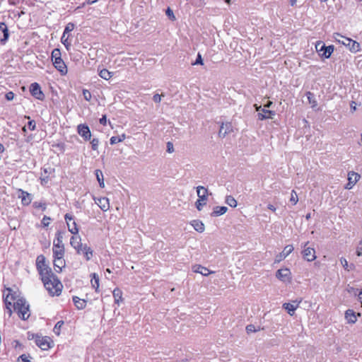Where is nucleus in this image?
I'll use <instances>...</instances> for the list:
<instances>
[{"label": "nucleus", "instance_id": "1", "mask_svg": "<svg viewBox=\"0 0 362 362\" xmlns=\"http://www.w3.org/2000/svg\"><path fill=\"white\" fill-rule=\"evenodd\" d=\"M71 245L76 250L78 254H83L87 260L90 259L93 251L86 245H83L81 238L78 235H74L70 240Z\"/></svg>", "mask_w": 362, "mask_h": 362}, {"label": "nucleus", "instance_id": "2", "mask_svg": "<svg viewBox=\"0 0 362 362\" xmlns=\"http://www.w3.org/2000/svg\"><path fill=\"white\" fill-rule=\"evenodd\" d=\"M52 62L55 69L62 76H65L67 74V66L64 62L62 59L61 51L58 48H55L52 50L51 54Z\"/></svg>", "mask_w": 362, "mask_h": 362}, {"label": "nucleus", "instance_id": "3", "mask_svg": "<svg viewBox=\"0 0 362 362\" xmlns=\"http://www.w3.org/2000/svg\"><path fill=\"white\" fill-rule=\"evenodd\" d=\"M42 282L45 288L52 296H59L61 293L62 284L55 275Z\"/></svg>", "mask_w": 362, "mask_h": 362}, {"label": "nucleus", "instance_id": "4", "mask_svg": "<svg viewBox=\"0 0 362 362\" xmlns=\"http://www.w3.org/2000/svg\"><path fill=\"white\" fill-rule=\"evenodd\" d=\"M333 37L335 41L344 45L349 47L351 52L356 53L360 51V44L351 38L346 37L341 35V34L336 33H334Z\"/></svg>", "mask_w": 362, "mask_h": 362}, {"label": "nucleus", "instance_id": "5", "mask_svg": "<svg viewBox=\"0 0 362 362\" xmlns=\"http://www.w3.org/2000/svg\"><path fill=\"white\" fill-rule=\"evenodd\" d=\"M13 308L17 311L18 317L22 320H25L30 317L29 305L25 299L23 298H18L13 303Z\"/></svg>", "mask_w": 362, "mask_h": 362}, {"label": "nucleus", "instance_id": "6", "mask_svg": "<svg viewBox=\"0 0 362 362\" xmlns=\"http://www.w3.org/2000/svg\"><path fill=\"white\" fill-rule=\"evenodd\" d=\"M197 193L198 199L195 202V206L198 211H201L203 206L206 204L209 192L206 188L202 186H198L197 187Z\"/></svg>", "mask_w": 362, "mask_h": 362}, {"label": "nucleus", "instance_id": "7", "mask_svg": "<svg viewBox=\"0 0 362 362\" xmlns=\"http://www.w3.org/2000/svg\"><path fill=\"white\" fill-rule=\"evenodd\" d=\"M315 48L317 52H319L320 55L325 59H328L334 52V46L329 45L326 47L321 42H318L316 44Z\"/></svg>", "mask_w": 362, "mask_h": 362}, {"label": "nucleus", "instance_id": "8", "mask_svg": "<svg viewBox=\"0 0 362 362\" xmlns=\"http://www.w3.org/2000/svg\"><path fill=\"white\" fill-rule=\"evenodd\" d=\"M63 235L61 232H57V242L54 241L53 246V255H64V244L62 243Z\"/></svg>", "mask_w": 362, "mask_h": 362}, {"label": "nucleus", "instance_id": "9", "mask_svg": "<svg viewBox=\"0 0 362 362\" xmlns=\"http://www.w3.org/2000/svg\"><path fill=\"white\" fill-rule=\"evenodd\" d=\"M276 277L283 282L291 283V272L288 268L280 269L277 270Z\"/></svg>", "mask_w": 362, "mask_h": 362}, {"label": "nucleus", "instance_id": "10", "mask_svg": "<svg viewBox=\"0 0 362 362\" xmlns=\"http://www.w3.org/2000/svg\"><path fill=\"white\" fill-rule=\"evenodd\" d=\"M52 342L51 339L48 337H40L36 335L35 337V344L37 346H39L42 350L49 349L51 346L50 344Z\"/></svg>", "mask_w": 362, "mask_h": 362}, {"label": "nucleus", "instance_id": "11", "mask_svg": "<svg viewBox=\"0 0 362 362\" xmlns=\"http://www.w3.org/2000/svg\"><path fill=\"white\" fill-rule=\"evenodd\" d=\"M30 91L31 95L37 100H42L45 98V95L37 83H33L30 85Z\"/></svg>", "mask_w": 362, "mask_h": 362}, {"label": "nucleus", "instance_id": "12", "mask_svg": "<svg viewBox=\"0 0 362 362\" xmlns=\"http://www.w3.org/2000/svg\"><path fill=\"white\" fill-rule=\"evenodd\" d=\"M301 302L302 298L293 300L291 303H285L283 304V308L291 316H293L295 313V310L299 307Z\"/></svg>", "mask_w": 362, "mask_h": 362}, {"label": "nucleus", "instance_id": "13", "mask_svg": "<svg viewBox=\"0 0 362 362\" xmlns=\"http://www.w3.org/2000/svg\"><path fill=\"white\" fill-rule=\"evenodd\" d=\"M77 129L78 134L81 135L86 141L90 139V130L86 124H79L77 127Z\"/></svg>", "mask_w": 362, "mask_h": 362}, {"label": "nucleus", "instance_id": "14", "mask_svg": "<svg viewBox=\"0 0 362 362\" xmlns=\"http://www.w3.org/2000/svg\"><path fill=\"white\" fill-rule=\"evenodd\" d=\"M64 255H54V267L57 272H61L63 267H65V261L63 259Z\"/></svg>", "mask_w": 362, "mask_h": 362}, {"label": "nucleus", "instance_id": "15", "mask_svg": "<svg viewBox=\"0 0 362 362\" xmlns=\"http://www.w3.org/2000/svg\"><path fill=\"white\" fill-rule=\"evenodd\" d=\"M233 132V126L230 122L222 123L218 132L220 137H225L227 134Z\"/></svg>", "mask_w": 362, "mask_h": 362}, {"label": "nucleus", "instance_id": "16", "mask_svg": "<svg viewBox=\"0 0 362 362\" xmlns=\"http://www.w3.org/2000/svg\"><path fill=\"white\" fill-rule=\"evenodd\" d=\"M303 258L308 262H312L316 259L315 250L313 247H305L303 251Z\"/></svg>", "mask_w": 362, "mask_h": 362}, {"label": "nucleus", "instance_id": "17", "mask_svg": "<svg viewBox=\"0 0 362 362\" xmlns=\"http://www.w3.org/2000/svg\"><path fill=\"white\" fill-rule=\"evenodd\" d=\"M37 271L41 276L42 281H46V279H48V278L54 276V274L52 272L51 268L49 266L43 267L42 269H37Z\"/></svg>", "mask_w": 362, "mask_h": 362}, {"label": "nucleus", "instance_id": "18", "mask_svg": "<svg viewBox=\"0 0 362 362\" xmlns=\"http://www.w3.org/2000/svg\"><path fill=\"white\" fill-rule=\"evenodd\" d=\"M8 30L4 23H0V41L5 43L8 38Z\"/></svg>", "mask_w": 362, "mask_h": 362}, {"label": "nucleus", "instance_id": "19", "mask_svg": "<svg viewBox=\"0 0 362 362\" xmlns=\"http://www.w3.org/2000/svg\"><path fill=\"white\" fill-rule=\"evenodd\" d=\"M19 192H21V195H19V198L21 199V202L23 205L28 206L30 204L32 201L31 194L22 190L19 189Z\"/></svg>", "mask_w": 362, "mask_h": 362}, {"label": "nucleus", "instance_id": "20", "mask_svg": "<svg viewBox=\"0 0 362 362\" xmlns=\"http://www.w3.org/2000/svg\"><path fill=\"white\" fill-rule=\"evenodd\" d=\"M262 112L263 113H258V119L260 120H263L265 119H272L273 116H274L275 112L274 111L267 110L265 108L262 109Z\"/></svg>", "mask_w": 362, "mask_h": 362}, {"label": "nucleus", "instance_id": "21", "mask_svg": "<svg viewBox=\"0 0 362 362\" xmlns=\"http://www.w3.org/2000/svg\"><path fill=\"white\" fill-rule=\"evenodd\" d=\"M192 271L195 273L201 274L203 276H208L211 272L209 269L199 264H195L192 267Z\"/></svg>", "mask_w": 362, "mask_h": 362}, {"label": "nucleus", "instance_id": "22", "mask_svg": "<svg viewBox=\"0 0 362 362\" xmlns=\"http://www.w3.org/2000/svg\"><path fill=\"white\" fill-rule=\"evenodd\" d=\"M95 203L103 211H106L109 208V200L106 197L100 198Z\"/></svg>", "mask_w": 362, "mask_h": 362}, {"label": "nucleus", "instance_id": "23", "mask_svg": "<svg viewBox=\"0 0 362 362\" xmlns=\"http://www.w3.org/2000/svg\"><path fill=\"white\" fill-rule=\"evenodd\" d=\"M191 225L194 229L199 233H203L204 231V224L201 221L194 220L191 222Z\"/></svg>", "mask_w": 362, "mask_h": 362}, {"label": "nucleus", "instance_id": "24", "mask_svg": "<svg viewBox=\"0 0 362 362\" xmlns=\"http://www.w3.org/2000/svg\"><path fill=\"white\" fill-rule=\"evenodd\" d=\"M228 210V208L226 206H217L216 207L214 208V210H213V212L211 214V216H221L223 214H224L225 213H226Z\"/></svg>", "mask_w": 362, "mask_h": 362}, {"label": "nucleus", "instance_id": "25", "mask_svg": "<svg viewBox=\"0 0 362 362\" xmlns=\"http://www.w3.org/2000/svg\"><path fill=\"white\" fill-rule=\"evenodd\" d=\"M345 318L349 323H354L357 320L356 313L352 310H347L346 311Z\"/></svg>", "mask_w": 362, "mask_h": 362}, {"label": "nucleus", "instance_id": "26", "mask_svg": "<svg viewBox=\"0 0 362 362\" xmlns=\"http://www.w3.org/2000/svg\"><path fill=\"white\" fill-rule=\"evenodd\" d=\"M73 301L76 307L79 310L83 309L86 305V301L85 300L79 298L77 296H74L73 298Z\"/></svg>", "mask_w": 362, "mask_h": 362}, {"label": "nucleus", "instance_id": "27", "mask_svg": "<svg viewBox=\"0 0 362 362\" xmlns=\"http://www.w3.org/2000/svg\"><path fill=\"white\" fill-rule=\"evenodd\" d=\"M48 265L45 263V257L43 255H39L36 259V267L37 269L46 267Z\"/></svg>", "mask_w": 362, "mask_h": 362}, {"label": "nucleus", "instance_id": "28", "mask_svg": "<svg viewBox=\"0 0 362 362\" xmlns=\"http://www.w3.org/2000/svg\"><path fill=\"white\" fill-rule=\"evenodd\" d=\"M306 95L308 100V103L311 105V107L315 109L317 106V103L314 97L313 93L308 91L306 93Z\"/></svg>", "mask_w": 362, "mask_h": 362}, {"label": "nucleus", "instance_id": "29", "mask_svg": "<svg viewBox=\"0 0 362 362\" xmlns=\"http://www.w3.org/2000/svg\"><path fill=\"white\" fill-rule=\"evenodd\" d=\"M112 72L109 71L107 69H105L100 70V71L99 73V76L105 80L110 79L112 76Z\"/></svg>", "mask_w": 362, "mask_h": 362}, {"label": "nucleus", "instance_id": "30", "mask_svg": "<svg viewBox=\"0 0 362 362\" xmlns=\"http://www.w3.org/2000/svg\"><path fill=\"white\" fill-rule=\"evenodd\" d=\"M361 178V175L354 171H351L348 173V181H358Z\"/></svg>", "mask_w": 362, "mask_h": 362}, {"label": "nucleus", "instance_id": "31", "mask_svg": "<svg viewBox=\"0 0 362 362\" xmlns=\"http://www.w3.org/2000/svg\"><path fill=\"white\" fill-rule=\"evenodd\" d=\"M67 226L69 230L74 235H76L78 232V229L77 228L76 223L75 221H73L71 223L67 222Z\"/></svg>", "mask_w": 362, "mask_h": 362}, {"label": "nucleus", "instance_id": "32", "mask_svg": "<svg viewBox=\"0 0 362 362\" xmlns=\"http://www.w3.org/2000/svg\"><path fill=\"white\" fill-rule=\"evenodd\" d=\"M226 203L231 207H236L237 201L232 196H227L226 198Z\"/></svg>", "mask_w": 362, "mask_h": 362}, {"label": "nucleus", "instance_id": "33", "mask_svg": "<svg viewBox=\"0 0 362 362\" xmlns=\"http://www.w3.org/2000/svg\"><path fill=\"white\" fill-rule=\"evenodd\" d=\"M115 303H119L120 301L122 302V291L119 289H115Z\"/></svg>", "mask_w": 362, "mask_h": 362}, {"label": "nucleus", "instance_id": "34", "mask_svg": "<svg viewBox=\"0 0 362 362\" xmlns=\"http://www.w3.org/2000/svg\"><path fill=\"white\" fill-rule=\"evenodd\" d=\"M91 284L93 288L96 290L99 287V277L95 274H93V279H91Z\"/></svg>", "mask_w": 362, "mask_h": 362}, {"label": "nucleus", "instance_id": "35", "mask_svg": "<svg viewBox=\"0 0 362 362\" xmlns=\"http://www.w3.org/2000/svg\"><path fill=\"white\" fill-rule=\"evenodd\" d=\"M340 262H341L342 267H344V269L347 270V271H349L351 269H352L354 267L353 264L349 266V264H348L347 260L345 258H344V257H341L340 259Z\"/></svg>", "mask_w": 362, "mask_h": 362}, {"label": "nucleus", "instance_id": "36", "mask_svg": "<svg viewBox=\"0 0 362 362\" xmlns=\"http://www.w3.org/2000/svg\"><path fill=\"white\" fill-rule=\"evenodd\" d=\"M64 325V322L63 321H59L57 322V324L55 325L54 329H53V331L54 332L57 334V335H59L60 334V329L62 327V326Z\"/></svg>", "mask_w": 362, "mask_h": 362}, {"label": "nucleus", "instance_id": "37", "mask_svg": "<svg viewBox=\"0 0 362 362\" xmlns=\"http://www.w3.org/2000/svg\"><path fill=\"white\" fill-rule=\"evenodd\" d=\"M290 202L293 205H296L297 204V202H298V195H297L296 191H294V190H292V192H291Z\"/></svg>", "mask_w": 362, "mask_h": 362}, {"label": "nucleus", "instance_id": "38", "mask_svg": "<svg viewBox=\"0 0 362 362\" xmlns=\"http://www.w3.org/2000/svg\"><path fill=\"white\" fill-rule=\"evenodd\" d=\"M293 249L292 245H288L284 248L282 252L287 257L293 251Z\"/></svg>", "mask_w": 362, "mask_h": 362}, {"label": "nucleus", "instance_id": "39", "mask_svg": "<svg viewBox=\"0 0 362 362\" xmlns=\"http://www.w3.org/2000/svg\"><path fill=\"white\" fill-rule=\"evenodd\" d=\"M75 25L73 23H69L64 30L63 34L66 35L74 29Z\"/></svg>", "mask_w": 362, "mask_h": 362}, {"label": "nucleus", "instance_id": "40", "mask_svg": "<svg viewBox=\"0 0 362 362\" xmlns=\"http://www.w3.org/2000/svg\"><path fill=\"white\" fill-rule=\"evenodd\" d=\"M8 293L6 295V297H4V303H9V302H11L12 300H15V297L13 296V294L11 293V292L12 291L11 289H8Z\"/></svg>", "mask_w": 362, "mask_h": 362}, {"label": "nucleus", "instance_id": "41", "mask_svg": "<svg viewBox=\"0 0 362 362\" xmlns=\"http://www.w3.org/2000/svg\"><path fill=\"white\" fill-rule=\"evenodd\" d=\"M61 41L62 44L65 46V47L69 49V47L71 46V43L68 42V37H66V35L63 34L61 37Z\"/></svg>", "mask_w": 362, "mask_h": 362}, {"label": "nucleus", "instance_id": "42", "mask_svg": "<svg viewBox=\"0 0 362 362\" xmlns=\"http://www.w3.org/2000/svg\"><path fill=\"white\" fill-rule=\"evenodd\" d=\"M165 95L164 94H155L153 96V100L156 103H160V101H161V99L163 97H164Z\"/></svg>", "mask_w": 362, "mask_h": 362}, {"label": "nucleus", "instance_id": "43", "mask_svg": "<svg viewBox=\"0 0 362 362\" xmlns=\"http://www.w3.org/2000/svg\"><path fill=\"white\" fill-rule=\"evenodd\" d=\"M83 98L86 100L87 101H90V99H91V93L89 90H83Z\"/></svg>", "mask_w": 362, "mask_h": 362}, {"label": "nucleus", "instance_id": "44", "mask_svg": "<svg viewBox=\"0 0 362 362\" xmlns=\"http://www.w3.org/2000/svg\"><path fill=\"white\" fill-rule=\"evenodd\" d=\"M165 13L168 16V18L170 19H171L172 21H175V15L173 13V11L170 8H167V10L165 11Z\"/></svg>", "mask_w": 362, "mask_h": 362}, {"label": "nucleus", "instance_id": "45", "mask_svg": "<svg viewBox=\"0 0 362 362\" xmlns=\"http://www.w3.org/2000/svg\"><path fill=\"white\" fill-rule=\"evenodd\" d=\"M28 358L25 354H22L18 358V362H30Z\"/></svg>", "mask_w": 362, "mask_h": 362}, {"label": "nucleus", "instance_id": "46", "mask_svg": "<svg viewBox=\"0 0 362 362\" xmlns=\"http://www.w3.org/2000/svg\"><path fill=\"white\" fill-rule=\"evenodd\" d=\"M356 253L358 257L362 256V240L359 242V244L356 249Z\"/></svg>", "mask_w": 362, "mask_h": 362}, {"label": "nucleus", "instance_id": "47", "mask_svg": "<svg viewBox=\"0 0 362 362\" xmlns=\"http://www.w3.org/2000/svg\"><path fill=\"white\" fill-rule=\"evenodd\" d=\"M95 176H96L97 181H103V180H104L103 175L102 171H100V170H95Z\"/></svg>", "mask_w": 362, "mask_h": 362}, {"label": "nucleus", "instance_id": "48", "mask_svg": "<svg viewBox=\"0 0 362 362\" xmlns=\"http://www.w3.org/2000/svg\"><path fill=\"white\" fill-rule=\"evenodd\" d=\"M246 331H247V332L248 334H250V333H252V332H256L257 329H256V327H255L254 325H248L246 327Z\"/></svg>", "mask_w": 362, "mask_h": 362}, {"label": "nucleus", "instance_id": "49", "mask_svg": "<svg viewBox=\"0 0 362 362\" xmlns=\"http://www.w3.org/2000/svg\"><path fill=\"white\" fill-rule=\"evenodd\" d=\"M203 59L202 58V55L199 53L197 55V58L194 62L192 63V65H203Z\"/></svg>", "mask_w": 362, "mask_h": 362}, {"label": "nucleus", "instance_id": "50", "mask_svg": "<svg viewBox=\"0 0 362 362\" xmlns=\"http://www.w3.org/2000/svg\"><path fill=\"white\" fill-rule=\"evenodd\" d=\"M50 218L45 216L42 220V224L44 227H47L49 225Z\"/></svg>", "mask_w": 362, "mask_h": 362}, {"label": "nucleus", "instance_id": "51", "mask_svg": "<svg viewBox=\"0 0 362 362\" xmlns=\"http://www.w3.org/2000/svg\"><path fill=\"white\" fill-rule=\"evenodd\" d=\"M33 206L35 208H42V209L44 211L46 209V205L45 204L41 203V202H34Z\"/></svg>", "mask_w": 362, "mask_h": 362}, {"label": "nucleus", "instance_id": "52", "mask_svg": "<svg viewBox=\"0 0 362 362\" xmlns=\"http://www.w3.org/2000/svg\"><path fill=\"white\" fill-rule=\"evenodd\" d=\"M286 257V256L281 252L278 255H276L275 262H279L281 260L284 259Z\"/></svg>", "mask_w": 362, "mask_h": 362}, {"label": "nucleus", "instance_id": "53", "mask_svg": "<svg viewBox=\"0 0 362 362\" xmlns=\"http://www.w3.org/2000/svg\"><path fill=\"white\" fill-rule=\"evenodd\" d=\"M97 1H98V0H86V1H85L84 3H83V4H81V6H78V7L76 8V9H79V8H81L84 7L86 4H88V5H90V4H94L95 2H96Z\"/></svg>", "mask_w": 362, "mask_h": 362}, {"label": "nucleus", "instance_id": "54", "mask_svg": "<svg viewBox=\"0 0 362 362\" xmlns=\"http://www.w3.org/2000/svg\"><path fill=\"white\" fill-rule=\"evenodd\" d=\"M28 127L30 130L33 131L35 129L36 125L34 120H30L28 122Z\"/></svg>", "mask_w": 362, "mask_h": 362}, {"label": "nucleus", "instance_id": "55", "mask_svg": "<svg viewBox=\"0 0 362 362\" xmlns=\"http://www.w3.org/2000/svg\"><path fill=\"white\" fill-rule=\"evenodd\" d=\"M126 138L124 134H122L118 136H115V144L122 141Z\"/></svg>", "mask_w": 362, "mask_h": 362}, {"label": "nucleus", "instance_id": "56", "mask_svg": "<svg viewBox=\"0 0 362 362\" xmlns=\"http://www.w3.org/2000/svg\"><path fill=\"white\" fill-rule=\"evenodd\" d=\"M98 143H99V141H98V139H93L91 141L90 144H91V145H92V148H93V150H96V149H97V146H98Z\"/></svg>", "mask_w": 362, "mask_h": 362}, {"label": "nucleus", "instance_id": "57", "mask_svg": "<svg viewBox=\"0 0 362 362\" xmlns=\"http://www.w3.org/2000/svg\"><path fill=\"white\" fill-rule=\"evenodd\" d=\"M167 151L169 153H173L174 151V147L171 142L167 143Z\"/></svg>", "mask_w": 362, "mask_h": 362}, {"label": "nucleus", "instance_id": "58", "mask_svg": "<svg viewBox=\"0 0 362 362\" xmlns=\"http://www.w3.org/2000/svg\"><path fill=\"white\" fill-rule=\"evenodd\" d=\"M14 98V94L13 92H8L6 94V98L8 100H12Z\"/></svg>", "mask_w": 362, "mask_h": 362}, {"label": "nucleus", "instance_id": "59", "mask_svg": "<svg viewBox=\"0 0 362 362\" xmlns=\"http://www.w3.org/2000/svg\"><path fill=\"white\" fill-rule=\"evenodd\" d=\"M64 218H65V220H66V223H67V222H69V223H70V221H73V220H74L73 216H72L71 215H70L69 214H66L65 215V216H64Z\"/></svg>", "mask_w": 362, "mask_h": 362}, {"label": "nucleus", "instance_id": "60", "mask_svg": "<svg viewBox=\"0 0 362 362\" xmlns=\"http://www.w3.org/2000/svg\"><path fill=\"white\" fill-rule=\"evenodd\" d=\"M356 182H347V184L345 185L344 188L346 189H351L354 186V184Z\"/></svg>", "mask_w": 362, "mask_h": 362}, {"label": "nucleus", "instance_id": "61", "mask_svg": "<svg viewBox=\"0 0 362 362\" xmlns=\"http://www.w3.org/2000/svg\"><path fill=\"white\" fill-rule=\"evenodd\" d=\"M106 122H107V119H106V116L105 115H103L102 117V118L100 119V123L103 124V125H105L106 124Z\"/></svg>", "mask_w": 362, "mask_h": 362}, {"label": "nucleus", "instance_id": "62", "mask_svg": "<svg viewBox=\"0 0 362 362\" xmlns=\"http://www.w3.org/2000/svg\"><path fill=\"white\" fill-rule=\"evenodd\" d=\"M267 208H268L269 210L272 211H276V207H275L274 206H273L272 204H269V205H268V206H267Z\"/></svg>", "mask_w": 362, "mask_h": 362}, {"label": "nucleus", "instance_id": "63", "mask_svg": "<svg viewBox=\"0 0 362 362\" xmlns=\"http://www.w3.org/2000/svg\"><path fill=\"white\" fill-rule=\"evenodd\" d=\"M21 0H9L10 4L16 5Z\"/></svg>", "mask_w": 362, "mask_h": 362}, {"label": "nucleus", "instance_id": "64", "mask_svg": "<svg viewBox=\"0 0 362 362\" xmlns=\"http://www.w3.org/2000/svg\"><path fill=\"white\" fill-rule=\"evenodd\" d=\"M7 310V313L8 314V316L11 317L12 315V313H13V311L11 310V308H6Z\"/></svg>", "mask_w": 362, "mask_h": 362}]
</instances>
